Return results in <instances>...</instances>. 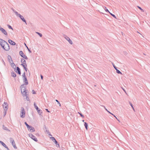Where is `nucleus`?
Wrapping results in <instances>:
<instances>
[{
	"label": "nucleus",
	"instance_id": "obj_1",
	"mask_svg": "<svg viewBox=\"0 0 150 150\" xmlns=\"http://www.w3.org/2000/svg\"><path fill=\"white\" fill-rule=\"evenodd\" d=\"M34 105L35 108L37 110L38 114L40 115H41L42 113V110H41L39 108L38 106L36 105V103H34Z\"/></svg>",
	"mask_w": 150,
	"mask_h": 150
},
{
	"label": "nucleus",
	"instance_id": "obj_2",
	"mask_svg": "<svg viewBox=\"0 0 150 150\" xmlns=\"http://www.w3.org/2000/svg\"><path fill=\"white\" fill-rule=\"evenodd\" d=\"M25 112L24 108L22 107L21 108V112L20 114L21 117L23 118L25 117Z\"/></svg>",
	"mask_w": 150,
	"mask_h": 150
},
{
	"label": "nucleus",
	"instance_id": "obj_3",
	"mask_svg": "<svg viewBox=\"0 0 150 150\" xmlns=\"http://www.w3.org/2000/svg\"><path fill=\"white\" fill-rule=\"evenodd\" d=\"M1 47L4 50L6 51H8L10 49V46L8 44H7V46L3 45L1 46Z\"/></svg>",
	"mask_w": 150,
	"mask_h": 150
},
{
	"label": "nucleus",
	"instance_id": "obj_4",
	"mask_svg": "<svg viewBox=\"0 0 150 150\" xmlns=\"http://www.w3.org/2000/svg\"><path fill=\"white\" fill-rule=\"evenodd\" d=\"M8 44V43L5 41L4 40L0 38V45L1 46H2L3 45H5V46H7V44Z\"/></svg>",
	"mask_w": 150,
	"mask_h": 150
},
{
	"label": "nucleus",
	"instance_id": "obj_5",
	"mask_svg": "<svg viewBox=\"0 0 150 150\" xmlns=\"http://www.w3.org/2000/svg\"><path fill=\"white\" fill-rule=\"evenodd\" d=\"M3 106L4 108V110L5 111V112L7 111L8 108V105L7 104V103L5 102L4 103V104L3 105Z\"/></svg>",
	"mask_w": 150,
	"mask_h": 150
},
{
	"label": "nucleus",
	"instance_id": "obj_6",
	"mask_svg": "<svg viewBox=\"0 0 150 150\" xmlns=\"http://www.w3.org/2000/svg\"><path fill=\"white\" fill-rule=\"evenodd\" d=\"M29 136L33 140L36 142H37L38 140L36 137L33 135L31 133H30L29 134Z\"/></svg>",
	"mask_w": 150,
	"mask_h": 150
},
{
	"label": "nucleus",
	"instance_id": "obj_7",
	"mask_svg": "<svg viewBox=\"0 0 150 150\" xmlns=\"http://www.w3.org/2000/svg\"><path fill=\"white\" fill-rule=\"evenodd\" d=\"M19 54L23 58V59H28L26 55L24 54L22 51H20Z\"/></svg>",
	"mask_w": 150,
	"mask_h": 150
},
{
	"label": "nucleus",
	"instance_id": "obj_8",
	"mask_svg": "<svg viewBox=\"0 0 150 150\" xmlns=\"http://www.w3.org/2000/svg\"><path fill=\"white\" fill-rule=\"evenodd\" d=\"M64 38L66 39L69 42V43L71 45L72 44L73 42L72 41L70 40V38L67 37V35H64Z\"/></svg>",
	"mask_w": 150,
	"mask_h": 150
},
{
	"label": "nucleus",
	"instance_id": "obj_9",
	"mask_svg": "<svg viewBox=\"0 0 150 150\" xmlns=\"http://www.w3.org/2000/svg\"><path fill=\"white\" fill-rule=\"evenodd\" d=\"M0 30L4 35H7L8 33L6 31V30L3 28H1V26H0Z\"/></svg>",
	"mask_w": 150,
	"mask_h": 150
},
{
	"label": "nucleus",
	"instance_id": "obj_10",
	"mask_svg": "<svg viewBox=\"0 0 150 150\" xmlns=\"http://www.w3.org/2000/svg\"><path fill=\"white\" fill-rule=\"evenodd\" d=\"M51 139L53 141V142H54L56 144V145H58V146L59 147V144H58V142H57V141L54 138V137H52L51 138Z\"/></svg>",
	"mask_w": 150,
	"mask_h": 150
},
{
	"label": "nucleus",
	"instance_id": "obj_11",
	"mask_svg": "<svg viewBox=\"0 0 150 150\" xmlns=\"http://www.w3.org/2000/svg\"><path fill=\"white\" fill-rule=\"evenodd\" d=\"M16 68V70H15V71L19 75H21V73L20 68L18 67H17Z\"/></svg>",
	"mask_w": 150,
	"mask_h": 150
},
{
	"label": "nucleus",
	"instance_id": "obj_12",
	"mask_svg": "<svg viewBox=\"0 0 150 150\" xmlns=\"http://www.w3.org/2000/svg\"><path fill=\"white\" fill-rule=\"evenodd\" d=\"M18 17L23 22H25L26 24H27L26 21L23 17V16L20 14Z\"/></svg>",
	"mask_w": 150,
	"mask_h": 150
},
{
	"label": "nucleus",
	"instance_id": "obj_13",
	"mask_svg": "<svg viewBox=\"0 0 150 150\" xmlns=\"http://www.w3.org/2000/svg\"><path fill=\"white\" fill-rule=\"evenodd\" d=\"M21 91H25L26 90V88L24 85V84L20 86Z\"/></svg>",
	"mask_w": 150,
	"mask_h": 150
},
{
	"label": "nucleus",
	"instance_id": "obj_14",
	"mask_svg": "<svg viewBox=\"0 0 150 150\" xmlns=\"http://www.w3.org/2000/svg\"><path fill=\"white\" fill-rule=\"evenodd\" d=\"M8 42L11 45H16V43L11 40H8Z\"/></svg>",
	"mask_w": 150,
	"mask_h": 150
},
{
	"label": "nucleus",
	"instance_id": "obj_15",
	"mask_svg": "<svg viewBox=\"0 0 150 150\" xmlns=\"http://www.w3.org/2000/svg\"><path fill=\"white\" fill-rule=\"evenodd\" d=\"M28 129L31 132H34L35 131L34 128L32 126H31V128H28Z\"/></svg>",
	"mask_w": 150,
	"mask_h": 150
},
{
	"label": "nucleus",
	"instance_id": "obj_16",
	"mask_svg": "<svg viewBox=\"0 0 150 150\" xmlns=\"http://www.w3.org/2000/svg\"><path fill=\"white\" fill-rule=\"evenodd\" d=\"M8 61L11 64V63L12 62H13V60L12 59L11 57V56L10 55H8Z\"/></svg>",
	"mask_w": 150,
	"mask_h": 150
},
{
	"label": "nucleus",
	"instance_id": "obj_17",
	"mask_svg": "<svg viewBox=\"0 0 150 150\" xmlns=\"http://www.w3.org/2000/svg\"><path fill=\"white\" fill-rule=\"evenodd\" d=\"M23 81L24 83H25L26 85H27L28 84V82L27 80L26 77H25L24 78H23Z\"/></svg>",
	"mask_w": 150,
	"mask_h": 150
},
{
	"label": "nucleus",
	"instance_id": "obj_18",
	"mask_svg": "<svg viewBox=\"0 0 150 150\" xmlns=\"http://www.w3.org/2000/svg\"><path fill=\"white\" fill-rule=\"evenodd\" d=\"M21 65L23 66L25 71H27L28 70V69L27 68V64H25V65H24L23 64H21Z\"/></svg>",
	"mask_w": 150,
	"mask_h": 150
},
{
	"label": "nucleus",
	"instance_id": "obj_19",
	"mask_svg": "<svg viewBox=\"0 0 150 150\" xmlns=\"http://www.w3.org/2000/svg\"><path fill=\"white\" fill-rule=\"evenodd\" d=\"M21 63H22L21 64H23L24 65H25V64H26V61L23 58H22L21 59Z\"/></svg>",
	"mask_w": 150,
	"mask_h": 150
},
{
	"label": "nucleus",
	"instance_id": "obj_20",
	"mask_svg": "<svg viewBox=\"0 0 150 150\" xmlns=\"http://www.w3.org/2000/svg\"><path fill=\"white\" fill-rule=\"evenodd\" d=\"M11 66L12 67L15 69L16 67L15 64L13 63V62H12L11 63Z\"/></svg>",
	"mask_w": 150,
	"mask_h": 150
},
{
	"label": "nucleus",
	"instance_id": "obj_21",
	"mask_svg": "<svg viewBox=\"0 0 150 150\" xmlns=\"http://www.w3.org/2000/svg\"><path fill=\"white\" fill-rule=\"evenodd\" d=\"M10 142L11 143V144L12 145L15 144L14 141L12 138H10Z\"/></svg>",
	"mask_w": 150,
	"mask_h": 150
},
{
	"label": "nucleus",
	"instance_id": "obj_22",
	"mask_svg": "<svg viewBox=\"0 0 150 150\" xmlns=\"http://www.w3.org/2000/svg\"><path fill=\"white\" fill-rule=\"evenodd\" d=\"M21 93L23 97H24L25 96H26L27 95L26 91V90L25 91H21Z\"/></svg>",
	"mask_w": 150,
	"mask_h": 150
},
{
	"label": "nucleus",
	"instance_id": "obj_23",
	"mask_svg": "<svg viewBox=\"0 0 150 150\" xmlns=\"http://www.w3.org/2000/svg\"><path fill=\"white\" fill-rule=\"evenodd\" d=\"M2 128L4 130H6L7 131H10L8 128L5 126L4 125L2 126Z\"/></svg>",
	"mask_w": 150,
	"mask_h": 150
},
{
	"label": "nucleus",
	"instance_id": "obj_24",
	"mask_svg": "<svg viewBox=\"0 0 150 150\" xmlns=\"http://www.w3.org/2000/svg\"><path fill=\"white\" fill-rule=\"evenodd\" d=\"M11 75L13 77H15L16 76V74L14 71H12L11 72Z\"/></svg>",
	"mask_w": 150,
	"mask_h": 150
},
{
	"label": "nucleus",
	"instance_id": "obj_25",
	"mask_svg": "<svg viewBox=\"0 0 150 150\" xmlns=\"http://www.w3.org/2000/svg\"><path fill=\"white\" fill-rule=\"evenodd\" d=\"M84 126L85 127L86 130L88 129V124L86 122H84Z\"/></svg>",
	"mask_w": 150,
	"mask_h": 150
},
{
	"label": "nucleus",
	"instance_id": "obj_26",
	"mask_svg": "<svg viewBox=\"0 0 150 150\" xmlns=\"http://www.w3.org/2000/svg\"><path fill=\"white\" fill-rule=\"evenodd\" d=\"M0 143L4 147L6 146L3 142L1 141H0Z\"/></svg>",
	"mask_w": 150,
	"mask_h": 150
},
{
	"label": "nucleus",
	"instance_id": "obj_27",
	"mask_svg": "<svg viewBox=\"0 0 150 150\" xmlns=\"http://www.w3.org/2000/svg\"><path fill=\"white\" fill-rule=\"evenodd\" d=\"M25 46L26 47H27V49L28 50L29 52H30V53H31L32 52L29 49V48H28V47L26 45L25 43Z\"/></svg>",
	"mask_w": 150,
	"mask_h": 150
},
{
	"label": "nucleus",
	"instance_id": "obj_28",
	"mask_svg": "<svg viewBox=\"0 0 150 150\" xmlns=\"http://www.w3.org/2000/svg\"><path fill=\"white\" fill-rule=\"evenodd\" d=\"M116 70V72L117 73L119 74H122V73L119 70L117 69Z\"/></svg>",
	"mask_w": 150,
	"mask_h": 150
},
{
	"label": "nucleus",
	"instance_id": "obj_29",
	"mask_svg": "<svg viewBox=\"0 0 150 150\" xmlns=\"http://www.w3.org/2000/svg\"><path fill=\"white\" fill-rule=\"evenodd\" d=\"M36 33L37 34H38L40 37H42V35L41 33H39V32H36Z\"/></svg>",
	"mask_w": 150,
	"mask_h": 150
},
{
	"label": "nucleus",
	"instance_id": "obj_30",
	"mask_svg": "<svg viewBox=\"0 0 150 150\" xmlns=\"http://www.w3.org/2000/svg\"><path fill=\"white\" fill-rule=\"evenodd\" d=\"M129 103L130 105H131V107H132V108L133 110L134 111V107L132 105V104L130 102H129Z\"/></svg>",
	"mask_w": 150,
	"mask_h": 150
},
{
	"label": "nucleus",
	"instance_id": "obj_31",
	"mask_svg": "<svg viewBox=\"0 0 150 150\" xmlns=\"http://www.w3.org/2000/svg\"><path fill=\"white\" fill-rule=\"evenodd\" d=\"M7 25V26L8 27V28L9 29H11L13 30V28H12V27L10 25Z\"/></svg>",
	"mask_w": 150,
	"mask_h": 150
},
{
	"label": "nucleus",
	"instance_id": "obj_32",
	"mask_svg": "<svg viewBox=\"0 0 150 150\" xmlns=\"http://www.w3.org/2000/svg\"><path fill=\"white\" fill-rule=\"evenodd\" d=\"M78 113L81 117H82L83 118H84V115H82L81 113L78 112Z\"/></svg>",
	"mask_w": 150,
	"mask_h": 150
},
{
	"label": "nucleus",
	"instance_id": "obj_33",
	"mask_svg": "<svg viewBox=\"0 0 150 150\" xmlns=\"http://www.w3.org/2000/svg\"><path fill=\"white\" fill-rule=\"evenodd\" d=\"M46 132H47V134H48L49 135L52 136V135L50 134V132H49L48 130L46 129Z\"/></svg>",
	"mask_w": 150,
	"mask_h": 150
},
{
	"label": "nucleus",
	"instance_id": "obj_34",
	"mask_svg": "<svg viewBox=\"0 0 150 150\" xmlns=\"http://www.w3.org/2000/svg\"><path fill=\"white\" fill-rule=\"evenodd\" d=\"M14 13H15L16 16H19L20 15V14H18V12L16 11Z\"/></svg>",
	"mask_w": 150,
	"mask_h": 150
},
{
	"label": "nucleus",
	"instance_id": "obj_35",
	"mask_svg": "<svg viewBox=\"0 0 150 150\" xmlns=\"http://www.w3.org/2000/svg\"><path fill=\"white\" fill-rule=\"evenodd\" d=\"M55 101L59 105V106H61V104H60V103H59V101L57 99L55 100Z\"/></svg>",
	"mask_w": 150,
	"mask_h": 150
},
{
	"label": "nucleus",
	"instance_id": "obj_36",
	"mask_svg": "<svg viewBox=\"0 0 150 150\" xmlns=\"http://www.w3.org/2000/svg\"><path fill=\"white\" fill-rule=\"evenodd\" d=\"M105 10L106 12L110 13L108 10L107 9V8L105 7Z\"/></svg>",
	"mask_w": 150,
	"mask_h": 150
},
{
	"label": "nucleus",
	"instance_id": "obj_37",
	"mask_svg": "<svg viewBox=\"0 0 150 150\" xmlns=\"http://www.w3.org/2000/svg\"><path fill=\"white\" fill-rule=\"evenodd\" d=\"M109 13L113 17L115 18H116V17L115 16V15L112 14V13H110V12Z\"/></svg>",
	"mask_w": 150,
	"mask_h": 150
},
{
	"label": "nucleus",
	"instance_id": "obj_38",
	"mask_svg": "<svg viewBox=\"0 0 150 150\" xmlns=\"http://www.w3.org/2000/svg\"><path fill=\"white\" fill-rule=\"evenodd\" d=\"M138 8L140 9V10H141L143 12L144 11L143 9L142 8H141V7H140L139 6H137Z\"/></svg>",
	"mask_w": 150,
	"mask_h": 150
},
{
	"label": "nucleus",
	"instance_id": "obj_39",
	"mask_svg": "<svg viewBox=\"0 0 150 150\" xmlns=\"http://www.w3.org/2000/svg\"><path fill=\"white\" fill-rule=\"evenodd\" d=\"M22 76L23 77V78H24L25 77H26L25 76V72H24L23 74L22 75Z\"/></svg>",
	"mask_w": 150,
	"mask_h": 150
},
{
	"label": "nucleus",
	"instance_id": "obj_40",
	"mask_svg": "<svg viewBox=\"0 0 150 150\" xmlns=\"http://www.w3.org/2000/svg\"><path fill=\"white\" fill-rule=\"evenodd\" d=\"M26 97V99L27 100L29 101V97L27 96V95L26 96H25Z\"/></svg>",
	"mask_w": 150,
	"mask_h": 150
},
{
	"label": "nucleus",
	"instance_id": "obj_41",
	"mask_svg": "<svg viewBox=\"0 0 150 150\" xmlns=\"http://www.w3.org/2000/svg\"><path fill=\"white\" fill-rule=\"evenodd\" d=\"M26 127H27L28 129V128H31V126H30V125H27V126H26Z\"/></svg>",
	"mask_w": 150,
	"mask_h": 150
},
{
	"label": "nucleus",
	"instance_id": "obj_42",
	"mask_svg": "<svg viewBox=\"0 0 150 150\" xmlns=\"http://www.w3.org/2000/svg\"><path fill=\"white\" fill-rule=\"evenodd\" d=\"M32 93L33 94H35L36 93V92L33 90L32 91Z\"/></svg>",
	"mask_w": 150,
	"mask_h": 150
},
{
	"label": "nucleus",
	"instance_id": "obj_43",
	"mask_svg": "<svg viewBox=\"0 0 150 150\" xmlns=\"http://www.w3.org/2000/svg\"><path fill=\"white\" fill-rule=\"evenodd\" d=\"M13 146L14 148H15V149H17V147H16V145H15V144H13V145H12Z\"/></svg>",
	"mask_w": 150,
	"mask_h": 150
},
{
	"label": "nucleus",
	"instance_id": "obj_44",
	"mask_svg": "<svg viewBox=\"0 0 150 150\" xmlns=\"http://www.w3.org/2000/svg\"><path fill=\"white\" fill-rule=\"evenodd\" d=\"M113 66L114 67L115 69L116 70V69H117V67L114 64H113Z\"/></svg>",
	"mask_w": 150,
	"mask_h": 150
},
{
	"label": "nucleus",
	"instance_id": "obj_45",
	"mask_svg": "<svg viewBox=\"0 0 150 150\" xmlns=\"http://www.w3.org/2000/svg\"><path fill=\"white\" fill-rule=\"evenodd\" d=\"M121 88L122 89V90L124 91L125 93L126 94H127V93L125 91V89L122 87H121Z\"/></svg>",
	"mask_w": 150,
	"mask_h": 150
},
{
	"label": "nucleus",
	"instance_id": "obj_46",
	"mask_svg": "<svg viewBox=\"0 0 150 150\" xmlns=\"http://www.w3.org/2000/svg\"><path fill=\"white\" fill-rule=\"evenodd\" d=\"M113 115L119 121V122H120V120L117 118V117L115 115H114L113 114Z\"/></svg>",
	"mask_w": 150,
	"mask_h": 150
},
{
	"label": "nucleus",
	"instance_id": "obj_47",
	"mask_svg": "<svg viewBox=\"0 0 150 150\" xmlns=\"http://www.w3.org/2000/svg\"><path fill=\"white\" fill-rule=\"evenodd\" d=\"M11 9L15 13L16 11L14 9H13V8H11Z\"/></svg>",
	"mask_w": 150,
	"mask_h": 150
},
{
	"label": "nucleus",
	"instance_id": "obj_48",
	"mask_svg": "<svg viewBox=\"0 0 150 150\" xmlns=\"http://www.w3.org/2000/svg\"><path fill=\"white\" fill-rule=\"evenodd\" d=\"M40 77H41V79L42 80L43 79V76L42 75H40Z\"/></svg>",
	"mask_w": 150,
	"mask_h": 150
},
{
	"label": "nucleus",
	"instance_id": "obj_49",
	"mask_svg": "<svg viewBox=\"0 0 150 150\" xmlns=\"http://www.w3.org/2000/svg\"><path fill=\"white\" fill-rule=\"evenodd\" d=\"M45 110L47 112H50V111L48 110L47 109H46Z\"/></svg>",
	"mask_w": 150,
	"mask_h": 150
},
{
	"label": "nucleus",
	"instance_id": "obj_50",
	"mask_svg": "<svg viewBox=\"0 0 150 150\" xmlns=\"http://www.w3.org/2000/svg\"><path fill=\"white\" fill-rule=\"evenodd\" d=\"M5 147L8 150H10L8 147L6 146Z\"/></svg>",
	"mask_w": 150,
	"mask_h": 150
},
{
	"label": "nucleus",
	"instance_id": "obj_51",
	"mask_svg": "<svg viewBox=\"0 0 150 150\" xmlns=\"http://www.w3.org/2000/svg\"><path fill=\"white\" fill-rule=\"evenodd\" d=\"M107 111H108V112H109L110 113V114H112V115H113V114H112V113H110V112H109L108 110L107 109H106V110Z\"/></svg>",
	"mask_w": 150,
	"mask_h": 150
},
{
	"label": "nucleus",
	"instance_id": "obj_52",
	"mask_svg": "<svg viewBox=\"0 0 150 150\" xmlns=\"http://www.w3.org/2000/svg\"><path fill=\"white\" fill-rule=\"evenodd\" d=\"M107 111H108V112H109L110 113V114H112V115H113V114H112V113H110V112H109L108 110L107 109H106V110Z\"/></svg>",
	"mask_w": 150,
	"mask_h": 150
},
{
	"label": "nucleus",
	"instance_id": "obj_53",
	"mask_svg": "<svg viewBox=\"0 0 150 150\" xmlns=\"http://www.w3.org/2000/svg\"><path fill=\"white\" fill-rule=\"evenodd\" d=\"M25 124L26 125V126H27V125H28L26 122H25Z\"/></svg>",
	"mask_w": 150,
	"mask_h": 150
},
{
	"label": "nucleus",
	"instance_id": "obj_54",
	"mask_svg": "<svg viewBox=\"0 0 150 150\" xmlns=\"http://www.w3.org/2000/svg\"><path fill=\"white\" fill-rule=\"evenodd\" d=\"M2 61H3V64H4L5 65V62H4V60H2Z\"/></svg>",
	"mask_w": 150,
	"mask_h": 150
},
{
	"label": "nucleus",
	"instance_id": "obj_55",
	"mask_svg": "<svg viewBox=\"0 0 150 150\" xmlns=\"http://www.w3.org/2000/svg\"><path fill=\"white\" fill-rule=\"evenodd\" d=\"M6 112H5V113H4V116H5L6 114Z\"/></svg>",
	"mask_w": 150,
	"mask_h": 150
},
{
	"label": "nucleus",
	"instance_id": "obj_56",
	"mask_svg": "<svg viewBox=\"0 0 150 150\" xmlns=\"http://www.w3.org/2000/svg\"><path fill=\"white\" fill-rule=\"evenodd\" d=\"M44 127H45V129H46V126H45V125L44 126Z\"/></svg>",
	"mask_w": 150,
	"mask_h": 150
},
{
	"label": "nucleus",
	"instance_id": "obj_57",
	"mask_svg": "<svg viewBox=\"0 0 150 150\" xmlns=\"http://www.w3.org/2000/svg\"><path fill=\"white\" fill-rule=\"evenodd\" d=\"M104 108H105V109L106 110L107 109L104 106Z\"/></svg>",
	"mask_w": 150,
	"mask_h": 150
},
{
	"label": "nucleus",
	"instance_id": "obj_58",
	"mask_svg": "<svg viewBox=\"0 0 150 150\" xmlns=\"http://www.w3.org/2000/svg\"><path fill=\"white\" fill-rule=\"evenodd\" d=\"M82 122H84V120H82Z\"/></svg>",
	"mask_w": 150,
	"mask_h": 150
},
{
	"label": "nucleus",
	"instance_id": "obj_59",
	"mask_svg": "<svg viewBox=\"0 0 150 150\" xmlns=\"http://www.w3.org/2000/svg\"><path fill=\"white\" fill-rule=\"evenodd\" d=\"M5 46H4V47H5Z\"/></svg>",
	"mask_w": 150,
	"mask_h": 150
},
{
	"label": "nucleus",
	"instance_id": "obj_60",
	"mask_svg": "<svg viewBox=\"0 0 150 150\" xmlns=\"http://www.w3.org/2000/svg\"><path fill=\"white\" fill-rule=\"evenodd\" d=\"M38 135V134H37V135Z\"/></svg>",
	"mask_w": 150,
	"mask_h": 150
},
{
	"label": "nucleus",
	"instance_id": "obj_61",
	"mask_svg": "<svg viewBox=\"0 0 150 150\" xmlns=\"http://www.w3.org/2000/svg\"><path fill=\"white\" fill-rule=\"evenodd\" d=\"M38 135V134H37V135Z\"/></svg>",
	"mask_w": 150,
	"mask_h": 150
},
{
	"label": "nucleus",
	"instance_id": "obj_62",
	"mask_svg": "<svg viewBox=\"0 0 150 150\" xmlns=\"http://www.w3.org/2000/svg\"><path fill=\"white\" fill-rule=\"evenodd\" d=\"M94 86H96V85H94Z\"/></svg>",
	"mask_w": 150,
	"mask_h": 150
},
{
	"label": "nucleus",
	"instance_id": "obj_63",
	"mask_svg": "<svg viewBox=\"0 0 150 150\" xmlns=\"http://www.w3.org/2000/svg\"><path fill=\"white\" fill-rule=\"evenodd\" d=\"M104 16L105 17V16Z\"/></svg>",
	"mask_w": 150,
	"mask_h": 150
}]
</instances>
